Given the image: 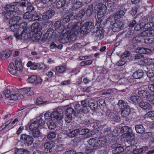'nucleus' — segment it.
<instances>
[{"label":"nucleus","instance_id":"obj_3","mask_svg":"<svg viewBox=\"0 0 154 154\" xmlns=\"http://www.w3.org/2000/svg\"><path fill=\"white\" fill-rule=\"evenodd\" d=\"M42 26L38 23H34L29 28V30L31 31V38L34 42H38L40 38L42 33L40 30Z\"/></svg>","mask_w":154,"mask_h":154},{"label":"nucleus","instance_id":"obj_62","mask_svg":"<svg viewBox=\"0 0 154 154\" xmlns=\"http://www.w3.org/2000/svg\"><path fill=\"white\" fill-rule=\"evenodd\" d=\"M124 149L123 147L121 146H118L116 147V148L113 150V152H117L120 153L124 151Z\"/></svg>","mask_w":154,"mask_h":154},{"label":"nucleus","instance_id":"obj_37","mask_svg":"<svg viewBox=\"0 0 154 154\" xmlns=\"http://www.w3.org/2000/svg\"><path fill=\"white\" fill-rule=\"evenodd\" d=\"M106 114L107 116L109 117H110L111 119H113L114 121H116V122H118V117L113 113L112 112H110L109 110H107L106 112Z\"/></svg>","mask_w":154,"mask_h":154},{"label":"nucleus","instance_id":"obj_27","mask_svg":"<svg viewBox=\"0 0 154 154\" xmlns=\"http://www.w3.org/2000/svg\"><path fill=\"white\" fill-rule=\"evenodd\" d=\"M21 18L19 16H15L12 17L9 20V23L10 24H16L19 22H21Z\"/></svg>","mask_w":154,"mask_h":154},{"label":"nucleus","instance_id":"obj_59","mask_svg":"<svg viewBox=\"0 0 154 154\" xmlns=\"http://www.w3.org/2000/svg\"><path fill=\"white\" fill-rule=\"evenodd\" d=\"M116 16L114 14V15L112 16H110L108 18L106 19L107 22H109V21H110V19L111 20V21L112 22V23H114V22H116L117 20H118V18H117Z\"/></svg>","mask_w":154,"mask_h":154},{"label":"nucleus","instance_id":"obj_30","mask_svg":"<svg viewBox=\"0 0 154 154\" xmlns=\"http://www.w3.org/2000/svg\"><path fill=\"white\" fill-rule=\"evenodd\" d=\"M149 70L147 72V75L150 80H153L154 79V67L151 68L150 67Z\"/></svg>","mask_w":154,"mask_h":154},{"label":"nucleus","instance_id":"obj_20","mask_svg":"<svg viewBox=\"0 0 154 154\" xmlns=\"http://www.w3.org/2000/svg\"><path fill=\"white\" fill-rule=\"evenodd\" d=\"M25 96L22 94H20L19 93H17L16 94L11 96L7 98L13 100H19L23 99Z\"/></svg>","mask_w":154,"mask_h":154},{"label":"nucleus","instance_id":"obj_49","mask_svg":"<svg viewBox=\"0 0 154 154\" xmlns=\"http://www.w3.org/2000/svg\"><path fill=\"white\" fill-rule=\"evenodd\" d=\"M11 25L10 26V29L12 31H17V32H19L20 31H18V27L20 26V25H17V24H11Z\"/></svg>","mask_w":154,"mask_h":154},{"label":"nucleus","instance_id":"obj_53","mask_svg":"<svg viewBox=\"0 0 154 154\" xmlns=\"http://www.w3.org/2000/svg\"><path fill=\"white\" fill-rule=\"evenodd\" d=\"M62 45H57L56 44L54 43H52L50 45V48L51 49H54L57 48L59 49H61L62 48Z\"/></svg>","mask_w":154,"mask_h":154},{"label":"nucleus","instance_id":"obj_63","mask_svg":"<svg viewBox=\"0 0 154 154\" xmlns=\"http://www.w3.org/2000/svg\"><path fill=\"white\" fill-rule=\"evenodd\" d=\"M103 32L100 29H98L95 32L96 37H101L103 36Z\"/></svg>","mask_w":154,"mask_h":154},{"label":"nucleus","instance_id":"obj_44","mask_svg":"<svg viewBox=\"0 0 154 154\" xmlns=\"http://www.w3.org/2000/svg\"><path fill=\"white\" fill-rule=\"evenodd\" d=\"M66 3V1L65 0H60L57 3L56 7L57 8H60L63 7Z\"/></svg>","mask_w":154,"mask_h":154},{"label":"nucleus","instance_id":"obj_5","mask_svg":"<svg viewBox=\"0 0 154 154\" xmlns=\"http://www.w3.org/2000/svg\"><path fill=\"white\" fill-rule=\"evenodd\" d=\"M85 14V11L82 10L79 12H70L64 15L62 20L63 23H67L70 20L80 19L82 18Z\"/></svg>","mask_w":154,"mask_h":154},{"label":"nucleus","instance_id":"obj_56","mask_svg":"<svg viewBox=\"0 0 154 154\" xmlns=\"http://www.w3.org/2000/svg\"><path fill=\"white\" fill-rule=\"evenodd\" d=\"M125 13L123 11L121 10L117 11L115 14L117 18L119 19L122 17L123 16Z\"/></svg>","mask_w":154,"mask_h":154},{"label":"nucleus","instance_id":"obj_14","mask_svg":"<svg viewBox=\"0 0 154 154\" xmlns=\"http://www.w3.org/2000/svg\"><path fill=\"white\" fill-rule=\"evenodd\" d=\"M20 93L24 95H26L28 96H31L34 94V92L31 90L30 87H26L20 89Z\"/></svg>","mask_w":154,"mask_h":154},{"label":"nucleus","instance_id":"obj_18","mask_svg":"<svg viewBox=\"0 0 154 154\" xmlns=\"http://www.w3.org/2000/svg\"><path fill=\"white\" fill-rule=\"evenodd\" d=\"M54 146V144L52 142H48L45 143L44 144L45 152L46 153L50 152L51 149Z\"/></svg>","mask_w":154,"mask_h":154},{"label":"nucleus","instance_id":"obj_17","mask_svg":"<svg viewBox=\"0 0 154 154\" xmlns=\"http://www.w3.org/2000/svg\"><path fill=\"white\" fill-rule=\"evenodd\" d=\"M54 14V11L53 10H49L44 13L42 15V20H48L51 18Z\"/></svg>","mask_w":154,"mask_h":154},{"label":"nucleus","instance_id":"obj_51","mask_svg":"<svg viewBox=\"0 0 154 154\" xmlns=\"http://www.w3.org/2000/svg\"><path fill=\"white\" fill-rule=\"evenodd\" d=\"M32 14L28 12L25 13L23 14V18L29 21H32Z\"/></svg>","mask_w":154,"mask_h":154},{"label":"nucleus","instance_id":"obj_23","mask_svg":"<svg viewBox=\"0 0 154 154\" xmlns=\"http://www.w3.org/2000/svg\"><path fill=\"white\" fill-rule=\"evenodd\" d=\"M88 105L92 110H95L97 107L98 105L96 101L94 100H91L88 101Z\"/></svg>","mask_w":154,"mask_h":154},{"label":"nucleus","instance_id":"obj_16","mask_svg":"<svg viewBox=\"0 0 154 154\" xmlns=\"http://www.w3.org/2000/svg\"><path fill=\"white\" fill-rule=\"evenodd\" d=\"M73 6L72 8V10H75L81 7L83 5L82 0H72Z\"/></svg>","mask_w":154,"mask_h":154},{"label":"nucleus","instance_id":"obj_50","mask_svg":"<svg viewBox=\"0 0 154 154\" xmlns=\"http://www.w3.org/2000/svg\"><path fill=\"white\" fill-rule=\"evenodd\" d=\"M130 100L135 103L138 104L140 100V98L138 96H133L131 97Z\"/></svg>","mask_w":154,"mask_h":154},{"label":"nucleus","instance_id":"obj_41","mask_svg":"<svg viewBox=\"0 0 154 154\" xmlns=\"http://www.w3.org/2000/svg\"><path fill=\"white\" fill-rule=\"evenodd\" d=\"M81 23L80 22H77L75 24L72 25V31L75 34V32H77L79 29L80 26H81Z\"/></svg>","mask_w":154,"mask_h":154},{"label":"nucleus","instance_id":"obj_31","mask_svg":"<svg viewBox=\"0 0 154 154\" xmlns=\"http://www.w3.org/2000/svg\"><path fill=\"white\" fill-rule=\"evenodd\" d=\"M53 30L51 29L50 28L47 32L44 35L43 38L46 40L47 39H50L52 36Z\"/></svg>","mask_w":154,"mask_h":154},{"label":"nucleus","instance_id":"obj_64","mask_svg":"<svg viewBox=\"0 0 154 154\" xmlns=\"http://www.w3.org/2000/svg\"><path fill=\"white\" fill-rule=\"evenodd\" d=\"M27 11L28 12H31L34 10V8L31 3H27Z\"/></svg>","mask_w":154,"mask_h":154},{"label":"nucleus","instance_id":"obj_26","mask_svg":"<svg viewBox=\"0 0 154 154\" xmlns=\"http://www.w3.org/2000/svg\"><path fill=\"white\" fill-rule=\"evenodd\" d=\"M130 109L129 106H126L124 107L122 111L121 115L123 117L127 116L130 114Z\"/></svg>","mask_w":154,"mask_h":154},{"label":"nucleus","instance_id":"obj_58","mask_svg":"<svg viewBox=\"0 0 154 154\" xmlns=\"http://www.w3.org/2000/svg\"><path fill=\"white\" fill-rule=\"evenodd\" d=\"M82 107L80 108H78V110H75V113L74 114V116L78 117H80V115L79 114L81 113H83V112L82 111V109L81 108Z\"/></svg>","mask_w":154,"mask_h":154},{"label":"nucleus","instance_id":"obj_33","mask_svg":"<svg viewBox=\"0 0 154 154\" xmlns=\"http://www.w3.org/2000/svg\"><path fill=\"white\" fill-rule=\"evenodd\" d=\"M81 106L82 107L81 108L82 109V111L84 113H87L88 112V109L87 107V101L85 100H83L81 101Z\"/></svg>","mask_w":154,"mask_h":154},{"label":"nucleus","instance_id":"obj_55","mask_svg":"<svg viewBox=\"0 0 154 154\" xmlns=\"http://www.w3.org/2000/svg\"><path fill=\"white\" fill-rule=\"evenodd\" d=\"M144 42L146 44L150 45L154 43V41L152 38H147L144 39Z\"/></svg>","mask_w":154,"mask_h":154},{"label":"nucleus","instance_id":"obj_57","mask_svg":"<svg viewBox=\"0 0 154 154\" xmlns=\"http://www.w3.org/2000/svg\"><path fill=\"white\" fill-rule=\"evenodd\" d=\"M74 113H75V110L72 108L69 107L66 110V115L72 116L73 114L74 116Z\"/></svg>","mask_w":154,"mask_h":154},{"label":"nucleus","instance_id":"obj_21","mask_svg":"<svg viewBox=\"0 0 154 154\" xmlns=\"http://www.w3.org/2000/svg\"><path fill=\"white\" fill-rule=\"evenodd\" d=\"M139 106L142 109L149 110L151 109V105L146 102H141L139 103Z\"/></svg>","mask_w":154,"mask_h":154},{"label":"nucleus","instance_id":"obj_61","mask_svg":"<svg viewBox=\"0 0 154 154\" xmlns=\"http://www.w3.org/2000/svg\"><path fill=\"white\" fill-rule=\"evenodd\" d=\"M93 11V5H90L86 11V13L88 16H89L91 15Z\"/></svg>","mask_w":154,"mask_h":154},{"label":"nucleus","instance_id":"obj_7","mask_svg":"<svg viewBox=\"0 0 154 154\" xmlns=\"http://www.w3.org/2000/svg\"><path fill=\"white\" fill-rule=\"evenodd\" d=\"M138 94L142 98H146L151 103L154 105V95L149 94L146 90H141L138 92Z\"/></svg>","mask_w":154,"mask_h":154},{"label":"nucleus","instance_id":"obj_40","mask_svg":"<svg viewBox=\"0 0 154 154\" xmlns=\"http://www.w3.org/2000/svg\"><path fill=\"white\" fill-rule=\"evenodd\" d=\"M142 39L140 36H136L131 41L130 43L133 44H138L140 43Z\"/></svg>","mask_w":154,"mask_h":154},{"label":"nucleus","instance_id":"obj_13","mask_svg":"<svg viewBox=\"0 0 154 154\" xmlns=\"http://www.w3.org/2000/svg\"><path fill=\"white\" fill-rule=\"evenodd\" d=\"M139 63L141 65L146 66L147 68H151L154 67V64L152 62V60L145 59L144 60H141L139 62Z\"/></svg>","mask_w":154,"mask_h":154},{"label":"nucleus","instance_id":"obj_54","mask_svg":"<svg viewBox=\"0 0 154 154\" xmlns=\"http://www.w3.org/2000/svg\"><path fill=\"white\" fill-rule=\"evenodd\" d=\"M92 62L93 61L92 60H89L81 62L80 63V64L82 66H85L91 65Z\"/></svg>","mask_w":154,"mask_h":154},{"label":"nucleus","instance_id":"obj_11","mask_svg":"<svg viewBox=\"0 0 154 154\" xmlns=\"http://www.w3.org/2000/svg\"><path fill=\"white\" fill-rule=\"evenodd\" d=\"M98 9L97 14L98 17H102L106 13V7L105 5L102 3H100L97 7Z\"/></svg>","mask_w":154,"mask_h":154},{"label":"nucleus","instance_id":"obj_19","mask_svg":"<svg viewBox=\"0 0 154 154\" xmlns=\"http://www.w3.org/2000/svg\"><path fill=\"white\" fill-rule=\"evenodd\" d=\"M15 67L17 70L18 74H22L23 66L21 60L20 59L16 60L15 61Z\"/></svg>","mask_w":154,"mask_h":154},{"label":"nucleus","instance_id":"obj_28","mask_svg":"<svg viewBox=\"0 0 154 154\" xmlns=\"http://www.w3.org/2000/svg\"><path fill=\"white\" fill-rule=\"evenodd\" d=\"M11 54V52L9 50H6L5 51L1 52L0 57L2 59L5 60L9 57Z\"/></svg>","mask_w":154,"mask_h":154},{"label":"nucleus","instance_id":"obj_42","mask_svg":"<svg viewBox=\"0 0 154 154\" xmlns=\"http://www.w3.org/2000/svg\"><path fill=\"white\" fill-rule=\"evenodd\" d=\"M19 3L18 2H14L12 3L11 10L14 12L15 14L16 12L19 10Z\"/></svg>","mask_w":154,"mask_h":154},{"label":"nucleus","instance_id":"obj_22","mask_svg":"<svg viewBox=\"0 0 154 154\" xmlns=\"http://www.w3.org/2000/svg\"><path fill=\"white\" fill-rule=\"evenodd\" d=\"M136 51L141 54H147L151 52V51L149 49L140 47L138 48L136 50Z\"/></svg>","mask_w":154,"mask_h":154},{"label":"nucleus","instance_id":"obj_52","mask_svg":"<svg viewBox=\"0 0 154 154\" xmlns=\"http://www.w3.org/2000/svg\"><path fill=\"white\" fill-rule=\"evenodd\" d=\"M118 105L119 107L122 109L126 106H128L127 103L122 100H119L118 102Z\"/></svg>","mask_w":154,"mask_h":154},{"label":"nucleus","instance_id":"obj_15","mask_svg":"<svg viewBox=\"0 0 154 154\" xmlns=\"http://www.w3.org/2000/svg\"><path fill=\"white\" fill-rule=\"evenodd\" d=\"M8 70L9 72L13 75L19 76L22 75V74H18L17 70L12 63H10L8 67Z\"/></svg>","mask_w":154,"mask_h":154},{"label":"nucleus","instance_id":"obj_8","mask_svg":"<svg viewBox=\"0 0 154 154\" xmlns=\"http://www.w3.org/2000/svg\"><path fill=\"white\" fill-rule=\"evenodd\" d=\"M20 140L22 142L27 146L31 145L33 141L32 137L26 134H22L20 137Z\"/></svg>","mask_w":154,"mask_h":154},{"label":"nucleus","instance_id":"obj_45","mask_svg":"<svg viewBox=\"0 0 154 154\" xmlns=\"http://www.w3.org/2000/svg\"><path fill=\"white\" fill-rule=\"evenodd\" d=\"M14 12L12 11H7L5 14V17L6 19H8L11 18L15 14H14Z\"/></svg>","mask_w":154,"mask_h":154},{"label":"nucleus","instance_id":"obj_34","mask_svg":"<svg viewBox=\"0 0 154 154\" xmlns=\"http://www.w3.org/2000/svg\"><path fill=\"white\" fill-rule=\"evenodd\" d=\"M148 149V148L147 146H143L141 148L136 149L134 150L133 153L135 154H139L143 152H145V151L147 150Z\"/></svg>","mask_w":154,"mask_h":154},{"label":"nucleus","instance_id":"obj_38","mask_svg":"<svg viewBox=\"0 0 154 154\" xmlns=\"http://www.w3.org/2000/svg\"><path fill=\"white\" fill-rule=\"evenodd\" d=\"M32 21H34L38 20L39 21L42 20V14H38L37 13L32 14Z\"/></svg>","mask_w":154,"mask_h":154},{"label":"nucleus","instance_id":"obj_32","mask_svg":"<svg viewBox=\"0 0 154 154\" xmlns=\"http://www.w3.org/2000/svg\"><path fill=\"white\" fill-rule=\"evenodd\" d=\"M143 75V71L141 70H138L133 73V76L134 79H138L141 78Z\"/></svg>","mask_w":154,"mask_h":154},{"label":"nucleus","instance_id":"obj_25","mask_svg":"<svg viewBox=\"0 0 154 154\" xmlns=\"http://www.w3.org/2000/svg\"><path fill=\"white\" fill-rule=\"evenodd\" d=\"M143 31L141 33V35L142 36H151L153 35V32H154V30H149L148 29H145L143 28Z\"/></svg>","mask_w":154,"mask_h":154},{"label":"nucleus","instance_id":"obj_39","mask_svg":"<svg viewBox=\"0 0 154 154\" xmlns=\"http://www.w3.org/2000/svg\"><path fill=\"white\" fill-rule=\"evenodd\" d=\"M28 124L30 130L32 131L37 129L39 127L38 124L36 123L35 121L30 124L29 123Z\"/></svg>","mask_w":154,"mask_h":154},{"label":"nucleus","instance_id":"obj_29","mask_svg":"<svg viewBox=\"0 0 154 154\" xmlns=\"http://www.w3.org/2000/svg\"><path fill=\"white\" fill-rule=\"evenodd\" d=\"M45 119L48 121L47 122V124L49 129H53L56 128V126L55 123V122L51 119Z\"/></svg>","mask_w":154,"mask_h":154},{"label":"nucleus","instance_id":"obj_60","mask_svg":"<svg viewBox=\"0 0 154 154\" xmlns=\"http://www.w3.org/2000/svg\"><path fill=\"white\" fill-rule=\"evenodd\" d=\"M56 69L57 72L60 73H62L66 70V68L63 66H58L56 67Z\"/></svg>","mask_w":154,"mask_h":154},{"label":"nucleus","instance_id":"obj_46","mask_svg":"<svg viewBox=\"0 0 154 154\" xmlns=\"http://www.w3.org/2000/svg\"><path fill=\"white\" fill-rule=\"evenodd\" d=\"M79 129H77L72 131L68 133V135L70 137H73L78 134Z\"/></svg>","mask_w":154,"mask_h":154},{"label":"nucleus","instance_id":"obj_48","mask_svg":"<svg viewBox=\"0 0 154 154\" xmlns=\"http://www.w3.org/2000/svg\"><path fill=\"white\" fill-rule=\"evenodd\" d=\"M15 154H29L28 151L24 149H17L15 151Z\"/></svg>","mask_w":154,"mask_h":154},{"label":"nucleus","instance_id":"obj_47","mask_svg":"<svg viewBox=\"0 0 154 154\" xmlns=\"http://www.w3.org/2000/svg\"><path fill=\"white\" fill-rule=\"evenodd\" d=\"M87 26L85 23L80 28L81 32L83 34H87L89 32L88 29L87 28Z\"/></svg>","mask_w":154,"mask_h":154},{"label":"nucleus","instance_id":"obj_36","mask_svg":"<svg viewBox=\"0 0 154 154\" xmlns=\"http://www.w3.org/2000/svg\"><path fill=\"white\" fill-rule=\"evenodd\" d=\"M42 115H41L36 118V120L35 121L36 123L38 124L39 127L43 126L45 124V122L42 119Z\"/></svg>","mask_w":154,"mask_h":154},{"label":"nucleus","instance_id":"obj_2","mask_svg":"<svg viewBox=\"0 0 154 154\" xmlns=\"http://www.w3.org/2000/svg\"><path fill=\"white\" fill-rule=\"evenodd\" d=\"M26 25L25 22H23L20 24L18 27L19 32H15L14 33V35L17 39L25 40L31 38V31L30 29L29 31V28H26Z\"/></svg>","mask_w":154,"mask_h":154},{"label":"nucleus","instance_id":"obj_9","mask_svg":"<svg viewBox=\"0 0 154 154\" xmlns=\"http://www.w3.org/2000/svg\"><path fill=\"white\" fill-rule=\"evenodd\" d=\"M20 89H18L13 86H9L8 87L5 91V95L6 97H9L14 94L17 93H20Z\"/></svg>","mask_w":154,"mask_h":154},{"label":"nucleus","instance_id":"obj_24","mask_svg":"<svg viewBox=\"0 0 154 154\" xmlns=\"http://www.w3.org/2000/svg\"><path fill=\"white\" fill-rule=\"evenodd\" d=\"M144 28L149 30H153L152 29L154 28V18L152 19L151 21L146 24L144 23Z\"/></svg>","mask_w":154,"mask_h":154},{"label":"nucleus","instance_id":"obj_6","mask_svg":"<svg viewBox=\"0 0 154 154\" xmlns=\"http://www.w3.org/2000/svg\"><path fill=\"white\" fill-rule=\"evenodd\" d=\"M120 131L121 133H123L122 136L124 137L129 139L133 136V134H131L132 130L128 126H125L121 127Z\"/></svg>","mask_w":154,"mask_h":154},{"label":"nucleus","instance_id":"obj_1","mask_svg":"<svg viewBox=\"0 0 154 154\" xmlns=\"http://www.w3.org/2000/svg\"><path fill=\"white\" fill-rule=\"evenodd\" d=\"M54 26L55 30L58 33H62V35L59 36V41L63 44L69 42L72 35V31L70 28L67 26H64L59 21H56Z\"/></svg>","mask_w":154,"mask_h":154},{"label":"nucleus","instance_id":"obj_4","mask_svg":"<svg viewBox=\"0 0 154 154\" xmlns=\"http://www.w3.org/2000/svg\"><path fill=\"white\" fill-rule=\"evenodd\" d=\"M63 116V112L62 109L57 108L52 112H48L44 114L45 119H51L56 122L60 120Z\"/></svg>","mask_w":154,"mask_h":154},{"label":"nucleus","instance_id":"obj_43","mask_svg":"<svg viewBox=\"0 0 154 154\" xmlns=\"http://www.w3.org/2000/svg\"><path fill=\"white\" fill-rule=\"evenodd\" d=\"M107 142L106 139L104 137H101L99 138L98 141H97V143L101 146L106 144Z\"/></svg>","mask_w":154,"mask_h":154},{"label":"nucleus","instance_id":"obj_12","mask_svg":"<svg viewBox=\"0 0 154 154\" xmlns=\"http://www.w3.org/2000/svg\"><path fill=\"white\" fill-rule=\"evenodd\" d=\"M124 24L122 21H117L113 23L112 30L113 32H117L122 29L123 28Z\"/></svg>","mask_w":154,"mask_h":154},{"label":"nucleus","instance_id":"obj_10","mask_svg":"<svg viewBox=\"0 0 154 154\" xmlns=\"http://www.w3.org/2000/svg\"><path fill=\"white\" fill-rule=\"evenodd\" d=\"M27 81L29 83H33L34 85H37L41 84L42 82V80L40 77L38 78L36 75H32L28 78Z\"/></svg>","mask_w":154,"mask_h":154},{"label":"nucleus","instance_id":"obj_35","mask_svg":"<svg viewBox=\"0 0 154 154\" xmlns=\"http://www.w3.org/2000/svg\"><path fill=\"white\" fill-rule=\"evenodd\" d=\"M135 129L136 132L139 134L143 133L145 131V129L141 125H138L135 126Z\"/></svg>","mask_w":154,"mask_h":154}]
</instances>
